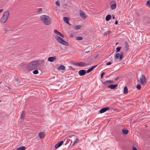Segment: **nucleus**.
<instances>
[{
    "label": "nucleus",
    "instance_id": "1",
    "mask_svg": "<svg viewBox=\"0 0 150 150\" xmlns=\"http://www.w3.org/2000/svg\"><path fill=\"white\" fill-rule=\"evenodd\" d=\"M40 18L42 22L45 25H49L51 23V19L48 16L42 15L40 16Z\"/></svg>",
    "mask_w": 150,
    "mask_h": 150
},
{
    "label": "nucleus",
    "instance_id": "2",
    "mask_svg": "<svg viewBox=\"0 0 150 150\" xmlns=\"http://www.w3.org/2000/svg\"><path fill=\"white\" fill-rule=\"evenodd\" d=\"M40 62L39 61L35 60L30 62L29 64L28 68L30 69H33L37 67L40 65Z\"/></svg>",
    "mask_w": 150,
    "mask_h": 150
},
{
    "label": "nucleus",
    "instance_id": "3",
    "mask_svg": "<svg viewBox=\"0 0 150 150\" xmlns=\"http://www.w3.org/2000/svg\"><path fill=\"white\" fill-rule=\"evenodd\" d=\"M9 16V12L7 11L5 12L3 14L0 19V21L2 23H4L6 21Z\"/></svg>",
    "mask_w": 150,
    "mask_h": 150
},
{
    "label": "nucleus",
    "instance_id": "4",
    "mask_svg": "<svg viewBox=\"0 0 150 150\" xmlns=\"http://www.w3.org/2000/svg\"><path fill=\"white\" fill-rule=\"evenodd\" d=\"M55 38L59 43L65 46H68V44L67 42L65 41L63 39L59 36H55Z\"/></svg>",
    "mask_w": 150,
    "mask_h": 150
},
{
    "label": "nucleus",
    "instance_id": "5",
    "mask_svg": "<svg viewBox=\"0 0 150 150\" xmlns=\"http://www.w3.org/2000/svg\"><path fill=\"white\" fill-rule=\"evenodd\" d=\"M79 139L74 135L69 136L64 139V141H79Z\"/></svg>",
    "mask_w": 150,
    "mask_h": 150
},
{
    "label": "nucleus",
    "instance_id": "6",
    "mask_svg": "<svg viewBox=\"0 0 150 150\" xmlns=\"http://www.w3.org/2000/svg\"><path fill=\"white\" fill-rule=\"evenodd\" d=\"M124 55V52H121L120 54L119 53H117L116 54L115 58V59H117L119 57V60L121 61L122 60Z\"/></svg>",
    "mask_w": 150,
    "mask_h": 150
},
{
    "label": "nucleus",
    "instance_id": "7",
    "mask_svg": "<svg viewBox=\"0 0 150 150\" xmlns=\"http://www.w3.org/2000/svg\"><path fill=\"white\" fill-rule=\"evenodd\" d=\"M145 76L143 74H142L140 77L139 81L140 83L142 85H144L145 82Z\"/></svg>",
    "mask_w": 150,
    "mask_h": 150
},
{
    "label": "nucleus",
    "instance_id": "8",
    "mask_svg": "<svg viewBox=\"0 0 150 150\" xmlns=\"http://www.w3.org/2000/svg\"><path fill=\"white\" fill-rule=\"evenodd\" d=\"M73 64L74 65L80 67H85L86 65L85 63L82 62H80L79 63H74Z\"/></svg>",
    "mask_w": 150,
    "mask_h": 150
},
{
    "label": "nucleus",
    "instance_id": "9",
    "mask_svg": "<svg viewBox=\"0 0 150 150\" xmlns=\"http://www.w3.org/2000/svg\"><path fill=\"white\" fill-rule=\"evenodd\" d=\"M86 73V70H81L78 71V74L80 76L84 75Z\"/></svg>",
    "mask_w": 150,
    "mask_h": 150
},
{
    "label": "nucleus",
    "instance_id": "10",
    "mask_svg": "<svg viewBox=\"0 0 150 150\" xmlns=\"http://www.w3.org/2000/svg\"><path fill=\"white\" fill-rule=\"evenodd\" d=\"M109 109V107H105L102 108L100 110V113H104L106 111L108 110Z\"/></svg>",
    "mask_w": 150,
    "mask_h": 150
},
{
    "label": "nucleus",
    "instance_id": "11",
    "mask_svg": "<svg viewBox=\"0 0 150 150\" xmlns=\"http://www.w3.org/2000/svg\"><path fill=\"white\" fill-rule=\"evenodd\" d=\"M54 33L57 34V35H59L60 36L62 37V38H64V35L63 34H62L61 33L59 32L57 30H54Z\"/></svg>",
    "mask_w": 150,
    "mask_h": 150
},
{
    "label": "nucleus",
    "instance_id": "12",
    "mask_svg": "<svg viewBox=\"0 0 150 150\" xmlns=\"http://www.w3.org/2000/svg\"><path fill=\"white\" fill-rule=\"evenodd\" d=\"M63 142L64 141H60L56 144L55 146V148L57 149L61 146L63 143Z\"/></svg>",
    "mask_w": 150,
    "mask_h": 150
},
{
    "label": "nucleus",
    "instance_id": "13",
    "mask_svg": "<svg viewBox=\"0 0 150 150\" xmlns=\"http://www.w3.org/2000/svg\"><path fill=\"white\" fill-rule=\"evenodd\" d=\"M56 58L55 57H49L48 59V60L50 62H54L56 59Z\"/></svg>",
    "mask_w": 150,
    "mask_h": 150
},
{
    "label": "nucleus",
    "instance_id": "14",
    "mask_svg": "<svg viewBox=\"0 0 150 150\" xmlns=\"http://www.w3.org/2000/svg\"><path fill=\"white\" fill-rule=\"evenodd\" d=\"M118 85L117 84L115 85H110L108 86V88H110L112 89H115L117 87Z\"/></svg>",
    "mask_w": 150,
    "mask_h": 150
},
{
    "label": "nucleus",
    "instance_id": "15",
    "mask_svg": "<svg viewBox=\"0 0 150 150\" xmlns=\"http://www.w3.org/2000/svg\"><path fill=\"white\" fill-rule=\"evenodd\" d=\"M45 135V133L43 132H40L38 134V136L41 139L44 137Z\"/></svg>",
    "mask_w": 150,
    "mask_h": 150
},
{
    "label": "nucleus",
    "instance_id": "16",
    "mask_svg": "<svg viewBox=\"0 0 150 150\" xmlns=\"http://www.w3.org/2000/svg\"><path fill=\"white\" fill-rule=\"evenodd\" d=\"M80 16L85 19L86 18V15L83 11H81L79 13Z\"/></svg>",
    "mask_w": 150,
    "mask_h": 150
},
{
    "label": "nucleus",
    "instance_id": "17",
    "mask_svg": "<svg viewBox=\"0 0 150 150\" xmlns=\"http://www.w3.org/2000/svg\"><path fill=\"white\" fill-rule=\"evenodd\" d=\"M125 52H127L129 50V45L128 43L127 42H125Z\"/></svg>",
    "mask_w": 150,
    "mask_h": 150
},
{
    "label": "nucleus",
    "instance_id": "18",
    "mask_svg": "<svg viewBox=\"0 0 150 150\" xmlns=\"http://www.w3.org/2000/svg\"><path fill=\"white\" fill-rule=\"evenodd\" d=\"M63 20L64 22H66L67 24L69 23V18L68 17H63Z\"/></svg>",
    "mask_w": 150,
    "mask_h": 150
},
{
    "label": "nucleus",
    "instance_id": "19",
    "mask_svg": "<svg viewBox=\"0 0 150 150\" xmlns=\"http://www.w3.org/2000/svg\"><path fill=\"white\" fill-rule=\"evenodd\" d=\"M128 92V88L127 86H125L124 87V90H123V93L124 94H127Z\"/></svg>",
    "mask_w": 150,
    "mask_h": 150
},
{
    "label": "nucleus",
    "instance_id": "20",
    "mask_svg": "<svg viewBox=\"0 0 150 150\" xmlns=\"http://www.w3.org/2000/svg\"><path fill=\"white\" fill-rule=\"evenodd\" d=\"M113 81L107 80V81H105L104 82L103 84H105L107 83L109 84L112 83H113Z\"/></svg>",
    "mask_w": 150,
    "mask_h": 150
},
{
    "label": "nucleus",
    "instance_id": "21",
    "mask_svg": "<svg viewBox=\"0 0 150 150\" xmlns=\"http://www.w3.org/2000/svg\"><path fill=\"white\" fill-rule=\"evenodd\" d=\"M65 69V67L63 65H60L57 68L58 70H63Z\"/></svg>",
    "mask_w": 150,
    "mask_h": 150
},
{
    "label": "nucleus",
    "instance_id": "22",
    "mask_svg": "<svg viewBox=\"0 0 150 150\" xmlns=\"http://www.w3.org/2000/svg\"><path fill=\"white\" fill-rule=\"evenodd\" d=\"M122 131L123 133L124 134H127L128 132V130L126 129H122Z\"/></svg>",
    "mask_w": 150,
    "mask_h": 150
},
{
    "label": "nucleus",
    "instance_id": "23",
    "mask_svg": "<svg viewBox=\"0 0 150 150\" xmlns=\"http://www.w3.org/2000/svg\"><path fill=\"white\" fill-rule=\"evenodd\" d=\"M116 6V5L115 4H112L111 5V8L112 10L115 9Z\"/></svg>",
    "mask_w": 150,
    "mask_h": 150
},
{
    "label": "nucleus",
    "instance_id": "24",
    "mask_svg": "<svg viewBox=\"0 0 150 150\" xmlns=\"http://www.w3.org/2000/svg\"><path fill=\"white\" fill-rule=\"evenodd\" d=\"M111 16L110 15H108L106 17L105 20L107 21H109L111 18Z\"/></svg>",
    "mask_w": 150,
    "mask_h": 150
},
{
    "label": "nucleus",
    "instance_id": "25",
    "mask_svg": "<svg viewBox=\"0 0 150 150\" xmlns=\"http://www.w3.org/2000/svg\"><path fill=\"white\" fill-rule=\"evenodd\" d=\"M25 147L24 146L19 147L16 149L17 150H25Z\"/></svg>",
    "mask_w": 150,
    "mask_h": 150
},
{
    "label": "nucleus",
    "instance_id": "26",
    "mask_svg": "<svg viewBox=\"0 0 150 150\" xmlns=\"http://www.w3.org/2000/svg\"><path fill=\"white\" fill-rule=\"evenodd\" d=\"M83 39V38L81 36H77L76 37V39L77 40H82Z\"/></svg>",
    "mask_w": 150,
    "mask_h": 150
},
{
    "label": "nucleus",
    "instance_id": "27",
    "mask_svg": "<svg viewBox=\"0 0 150 150\" xmlns=\"http://www.w3.org/2000/svg\"><path fill=\"white\" fill-rule=\"evenodd\" d=\"M111 31H107L106 32H105L104 33V35L105 36H107L108 34H109L111 33Z\"/></svg>",
    "mask_w": 150,
    "mask_h": 150
},
{
    "label": "nucleus",
    "instance_id": "28",
    "mask_svg": "<svg viewBox=\"0 0 150 150\" xmlns=\"http://www.w3.org/2000/svg\"><path fill=\"white\" fill-rule=\"evenodd\" d=\"M121 48V47H117L116 49V52H118L120 51Z\"/></svg>",
    "mask_w": 150,
    "mask_h": 150
},
{
    "label": "nucleus",
    "instance_id": "29",
    "mask_svg": "<svg viewBox=\"0 0 150 150\" xmlns=\"http://www.w3.org/2000/svg\"><path fill=\"white\" fill-rule=\"evenodd\" d=\"M16 83L17 85H19L20 84V82L18 79V78L16 79Z\"/></svg>",
    "mask_w": 150,
    "mask_h": 150
},
{
    "label": "nucleus",
    "instance_id": "30",
    "mask_svg": "<svg viewBox=\"0 0 150 150\" xmlns=\"http://www.w3.org/2000/svg\"><path fill=\"white\" fill-rule=\"evenodd\" d=\"M136 88H137L138 90L140 89L141 88V85L140 84H139L137 85V86H136Z\"/></svg>",
    "mask_w": 150,
    "mask_h": 150
},
{
    "label": "nucleus",
    "instance_id": "31",
    "mask_svg": "<svg viewBox=\"0 0 150 150\" xmlns=\"http://www.w3.org/2000/svg\"><path fill=\"white\" fill-rule=\"evenodd\" d=\"M81 27V26H79V25H76V26H75L74 28V29L76 30H78V29H79Z\"/></svg>",
    "mask_w": 150,
    "mask_h": 150
},
{
    "label": "nucleus",
    "instance_id": "32",
    "mask_svg": "<svg viewBox=\"0 0 150 150\" xmlns=\"http://www.w3.org/2000/svg\"><path fill=\"white\" fill-rule=\"evenodd\" d=\"M33 73L34 74H37L38 73V70H35L33 71Z\"/></svg>",
    "mask_w": 150,
    "mask_h": 150
},
{
    "label": "nucleus",
    "instance_id": "33",
    "mask_svg": "<svg viewBox=\"0 0 150 150\" xmlns=\"http://www.w3.org/2000/svg\"><path fill=\"white\" fill-rule=\"evenodd\" d=\"M24 116H25V113L23 112L22 113L21 115V118L22 119H23L24 117Z\"/></svg>",
    "mask_w": 150,
    "mask_h": 150
},
{
    "label": "nucleus",
    "instance_id": "34",
    "mask_svg": "<svg viewBox=\"0 0 150 150\" xmlns=\"http://www.w3.org/2000/svg\"><path fill=\"white\" fill-rule=\"evenodd\" d=\"M97 66H98V65H95L92 67L90 68L91 69V70L92 71L93 69H94L95 68H96V67H97Z\"/></svg>",
    "mask_w": 150,
    "mask_h": 150
},
{
    "label": "nucleus",
    "instance_id": "35",
    "mask_svg": "<svg viewBox=\"0 0 150 150\" xmlns=\"http://www.w3.org/2000/svg\"><path fill=\"white\" fill-rule=\"evenodd\" d=\"M146 5L148 6H150V0H149L147 1L146 3Z\"/></svg>",
    "mask_w": 150,
    "mask_h": 150
},
{
    "label": "nucleus",
    "instance_id": "36",
    "mask_svg": "<svg viewBox=\"0 0 150 150\" xmlns=\"http://www.w3.org/2000/svg\"><path fill=\"white\" fill-rule=\"evenodd\" d=\"M92 70L90 68L89 69H88L87 71H86V72L87 73H89Z\"/></svg>",
    "mask_w": 150,
    "mask_h": 150
},
{
    "label": "nucleus",
    "instance_id": "37",
    "mask_svg": "<svg viewBox=\"0 0 150 150\" xmlns=\"http://www.w3.org/2000/svg\"><path fill=\"white\" fill-rule=\"evenodd\" d=\"M132 150H138L137 148L134 146H133L132 147Z\"/></svg>",
    "mask_w": 150,
    "mask_h": 150
},
{
    "label": "nucleus",
    "instance_id": "38",
    "mask_svg": "<svg viewBox=\"0 0 150 150\" xmlns=\"http://www.w3.org/2000/svg\"><path fill=\"white\" fill-rule=\"evenodd\" d=\"M56 4L58 6H59L60 5V3L58 1H57L56 2Z\"/></svg>",
    "mask_w": 150,
    "mask_h": 150
},
{
    "label": "nucleus",
    "instance_id": "39",
    "mask_svg": "<svg viewBox=\"0 0 150 150\" xmlns=\"http://www.w3.org/2000/svg\"><path fill=\"white\" fill-rule=\"evenodd\" d=\"M104 74H105L104 72H103L101 74V76H100V77L101 79H102L103 78V75Z\"/></svg>",
    "mask_w": 150,
    "mask_h": 150
},
{
    "label": "nucleus",
    "instance_id": "40",
    "mask_svg": "<svg viewBox=\"0 0 150 150\" xmlns=\"http://www.w3.org/2000/svg\"><path fill=\"white\" fill-rule=\"evenodd\" d=\"M42 11V9L41 8H39L38 9V12H39L41 11Z\"/></svg>",
    "mask_w": 150,
    "mask_h": 150
},
{
    "label": "nucleus",
    "instance_id": "41",
    "mask_svg": "<svg viewBox=\"0 0 150 150\" xmlns=\"http://www.w3.org/2000/svg\"><path fill=\"white\" fill-rule=\"evenodd\" d=\"M39 62H40V64H43L44 63V60L42 61H39Z\"/></svg>",
    "mask_w": 150,
    "mask_h": 150
},
{
    "label": "nucleus",
    "instance_id": "42",
    "mask_svg": "<svg viewBox=\"0 0 150 150\" xmlns=\"http://www.w3.org/2000/svg\"><path fill=\"white\" fill-rule=\"evenodd\" d=\"M11 30H8L7 28H6L5 29V31L6 32V33L7 31H10Z\"/></svg>",
    "mask_w": 150,
    "mask_h": 150
},
{
    "label": "nucleus",
    "instance_id": "43",
    "mask_svg": "<svg viewBox=\"0 0 150 150\" xmlns=\"http://www.w3.org/2000/svg\"><path fill=\"white\" fill-rule=\"evenodd\" d=\"M107 65H110L111 64V63L110 62H108L106 64Z\"/></svg>",
    "mask_w": 150,
    "mask_h": 150
},
{
    "label": "nucleus",
    "instance_id": "44",
    "mask_svg": "<svg viewBox=\"0 0 150 150\" xmlns=\"http://www.w3.org/2000/svg\"><path fill=\"white\" fill-rule=\"evenodd\" d=\"M77 143V141H74V142L72 144V145L74 146L75 145V144Z\"/></svg>",
    "mask_w": 150,
    "mask_h": 150
},
{
    "label": "nucleus",
    "instance_id": "45",
    "mask_svg": "<svg viewBox=\"0 0 150 150\" xmlns=\"http://www.w3.org/2000/svg\"><path fill=\"white\" fill-rule=\"evenodd\" d=\"M118 23V21H116L115 22V25H117Z\"/></svg>",
    "mask_w": 150,
    "mask_h": 150
},
{
    "label": "nucleus",
    "instance_id": "46",
    "mask_svg": "<svg viewBox=\"0 0 150 150\" xmlns=\"http://www.w3.org/2000/svg\"><path fill=\"white\" fill-rule=\"evenodd\" d=\"M3 11V9H1L0 10V13L1 12Z\"/></svg>",
    "mask_w": 150,
    "mask_h": 150
},
{
    "label": "nucleus",
    "instance_id": "47",
    "mask_svg": "<svg viewBox=\"0 0 150 150\" xmlns=\"http://www.w3.org/2000/svg\"><path fill=\"white\" fill-rule=\"evenodd\" d=\"M115 18V17L114 16H112V18L113 19H114Z\"/></svg>",
    "mask_w": 150,
    "mask_h": 150
},
{
    "label": "nucleus",
    "instance_id": "48",
    "mask_svg": "<svg viewBox=\"0 0 150 150\" xmlns=\"http://www.w3.org/2000/svg\"><path fill=\"white\" fill-rule=\"evenodd\" d=\"M69 67V68H72L71 67Z\"/></svg>",
    "mask_w": 150,
    "mask_h": 150
},
{
    "label": "nucleus",
    "instance_id": "49",
    "mask_svg": "<svg viewBox=\"0 0 150 150\" xmlns=\"http://www.w3.org/2000/svg\"><path fill=\"white\" fill-rule=\"evenodd\" d=\"M117 44H118V43H116V45Z\"/></svg>",
    "mask_w": 150,
    "mask_h": 150
},
{
    "label": "nucleus",
    "instance_id": "50",
    "mask_svg": "<svg viewBox=\"0 0 150 150\" xmlns=\"http://www.w3.org/2000/svg\"><path fill=\"white\" fill-rule=\"evenodd\" d=\"M117 1H118L119 0H117Z\"/></svg>",
    "mask_w": 150,
    "mask_h": 150
},
{
    "label": "nucleus",
    "instance_id": "51",
    "mask_svg": "<svg viewBox=\"0 0 150 150\" xmlns=\"http://www.w3.org/2000/svg\"><path fill=\"white\" fill-rule=\"evenodd\" d=\"M1 84V83L0 82V84Z\"/></svg>",
    "mask_w": 150,
    "mask_h": 150
}]
</instances>
